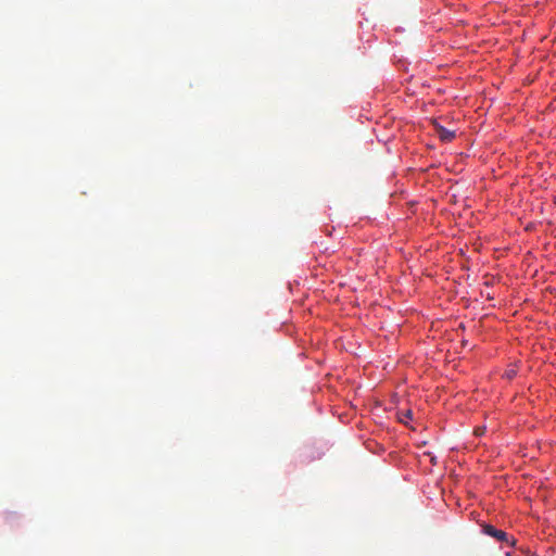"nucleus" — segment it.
Wrapping results in <instances>:
<instances>
[{
	"instance_id": "1",
	"label": "nucleus",
	"mask_w": 556,
	"mask_h": 556,
	"mask_svg": "<svg viewBox=\"0 0 556 556\" xmlns=\"http://www.w3.org/2000/svg\"><path fill=\"white\" fill-rule=\"evenodd\" d=\"M481 527H482V532L485 535H489V536L495 539L497 542H505L509 545L515 544V540L509 539L508 534L505 531L496 529L495 527H493L492 525H489V523H483Z\"/></svg>"
},
{
	"instance_id": "4",
	"label": "nucleus",
	"mask_w": 556,
	"mask_h": 556,
	"mask_svg": "<svg viewBox=\"0 0 556 556\" xmlns=\"http://www.w3.org/2000/svg\"><path fill=\"white\" fill-rule=\"evenodd\" d=\"M485 431V428H482V427H478L475 429V434L476 435H482Z\"/></svg>"
},
{
	"instance_id": "3",
	"label": "nucleus",
	"mask_w": 556,
	"mask_h": 556,
	"mask_svg": "<svg viewBox=\"0 0 556 556\" xmlns=\"http://www.w3.org/2000/svg\"><path fill=\"white\" fill-rule=\"evenodd\" d=\"M413 413L412 410L407 409L405 412L400 413L399 419L403 424H407L408 419H412Z\"/></svg>"
},
{
	"instance_id": "2",
	"label": "nucleus",
	"mask_w": 556,
	"mask_h": 556,
	"mask_svg": "<svg viewBox=\"0 0 556 556\" xmlns=\"http://www.w3.org/2000/svg\"><path fill=\"white\" fill-rule=\"evenodd\" d=\"M438 136L443 141H451L455 137V132L451 131L442 126L437 128Z\"/></svg>"
}]
</instances>
